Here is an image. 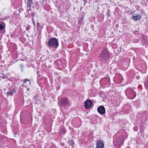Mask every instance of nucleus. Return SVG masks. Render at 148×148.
Masks as SVG:
<instances>
[{
  "mask_svg": "<svg viewBox=\"0 0 148 148\" xmlns=\"http://www.w3.org/2000/svg\"><path fill=\"white\" fill-rule=\"evenodd\" d=\"M47 44L49 47L57 48L59 45L58 39L56 38H49L47 42Z\"/></svg>",
  "mask_w": 148,
  "mask_h": 148,
  "instance_id": "1",
  "label": "nucleus"
},
{
  "mask_svg": "<svg viewBox=\"0 0 148 148\" xmlns=\"http://www.w3.org/2000/svg\"><path fill=\"white\" fill-rule=\"evenodd\" d=\"M109 57V53L108 50L106 49H105L101 52L100 58L101 61L105 62Z\"/></svg>",
  "mask_w": 148,
  "mask_h": 148,
  "instance_id": "2",
  "label": "nucleus"
},
{
  "mask_svg": "<svg viewBox=\"0 0 148 148\" xmlns=\"http://www.w3.org/2000/svg\"><path fill=\"white\" fill-rule=\"evenodd\" d=\"M71 105V103L67 98H62L60 100V105L62 107L65 108H69Z\"/></svg>",
  "mask_w": 148,
  "mask_h": 148,
  "instance_id": "3",
  "label": "nucleus"
},
{
  "mask_svg": "<svg viewBox=\"0 0 148 148\" xmlns=\"http://www.w3.org/2000/svg\"><path fill=\"white\" fill-rule=\"evenodd\" d=\"M97 111L101 114H103L105 113L106 112L105 108L102 106H101L98 107Z\"/></svg>",
  "mask_w": 148,
  "mask_h": 148,
  "instance_id": "4",
  "label": "nucleus"
},
{
  "mask_svg": "<svg viewBox=\"0 0 148 148\" xmlns=\"http://www.w3.org/2000/svg\"><path fill=\"white\" fill-rule=\"evenodd\" d=\"M92 105V102L90 100H88L85 102V107L86 109L90 108Z\"/></svg>",
  "mask_w": 148,
  "mask_h": 148,
  "instance_id": "5",
  "label": "nucleus"
},
{
  "mask_svg": "<svg viewBox=\"0 0 148 148\" xmlns=\"http://www.w3.org/2000/svg\"><path fill=\"white\" fill-rule=\"evenodd\" d=\"M96 148H104V144L100 140H99L96 143Z\"/></svg>",
  "mask_w": 148,
  "mask_h": 148,
  "instance_id": "6",
  "label": "nucleus"
},
{
  "mask_svg": "<svg viewBox=\"0 0 148 148\" xmlns=\"http://www.w3.org/2000/svg\"><path fill=\"white\" fill-rule=\"evenodd\" d=\"M141 17V16L140 15H136L133 16V19L135 21H136L137 20L140 19Z\"/></svg>",
  "mask_w": 148,
  "mask_h": 148,
  "instance_id": "7",
  "label": "nucleus"
},
{
  "mask_svg": "<svg viewBox=\"0 0 148 148\" xmlns=\"http://www.w3.org/2000/svg\"><path fill=\"white\" fill-rule=\"evenodd\" d=\"M117 143L119 145H122L123 144V140L119 138L117 140Z\"/></svg>",
  "mask_w": 148,
  "mask_h": 148,
  "instance_id": "8",
  "label": "nucleus"
},
{
  "mask_svg": "<svg viewBox=\"0 0 148 148\" xmlns=\"http://www.w3.org/2000/svg\"><path fill=\"white\" fill-rule=\"evenodd\" d=\"M15 89H14L12 90L11 92H7V94L8 96V95H10V96H12L13 94L15 93Z\"/></svg>",
  "mask_w": 148,
  "mask_h": 148,
  "instance_id": "9",
  "label": "nucleus"
},
{
  "mask_svg": "<svg viewBox=\"0 0 148 148\" xmlns=\"http://www.w3.org/2000/svg\"><path fill=\"white\" fill-rule=\"evenodd\" d=\"M5 24L3 23L0 24V30H2L5 27Z\"/></svg>",
  "mask_w": 148,
  "mask_h": 148,
  "instance_id": "10",
  "label": "nucleus"
},
{
  "mask_svg": "<svg viewBox=\"0 0 148 148\" xmlns=\"http://www.w3.org/2000/svg\"><path fill=\"white\" fill-rule=\"evenodd\" d=\"M27 7H29L30 8H31V5L33 4V3L32 1H27Z\"/></svg>",
  "mask_w": 148,
  "mask_h": 148,
  "instance_id": "11",
  "label": "nucleus"
},
{
  "mask_svg": "<svg viewBox=\"0 0 148 148\" xmlns=\"http://www.w3.org/2000/svg\"><path fill=\"white\" fill-rule=\"evenodd\" d=\"M69 144L71 145H74V141L72 140H71L69 141Z\"/></svg>",
  "mask_w": 148,
  "mask_h": 148,
  "instance_id": "12",
  "label": "nucleus"
},
{
  "mask_svg": "<svg viewBox=\"0 0 148 148\" xmlns=\"http://www.w3.org/2000/svg\"><path fill=\"white\" fill-rule=\"evenodd\" d=\"M3 76H2V78L3 79H4L5 78H6L7 77V76L5 75H4V74H3Z\"/></svg>",
  "mask_w": 148,
  "mask_h": 148,
  "instance_id": "13",
  "label": "nucleus"
},
{
  "mask_svg": "<svg viewBox=\"0 0 148 148\" xmlns=\"http://www.w3.org/2000/svg\"><path fill=\"white\" fill-rule=\"evenodd\" d=\"M145 86L147 87H148V80L146 81V82H145Z\"/></svg>",
  "mask_w": 148,
  "mask_h": 148,
  "instance_id": "14",
  "label": "nucleus"
},
{
  "mask_svg": "<svg viewBox=\"0 0 148 148\" xmlns=\"http://www.w3.org/2000/svg\"><path fill=\"white\" fill-rule=\"evenodd\" d=\"M32 22H33V23L34 24V26H36V24H35V21H34V19L33 18H32Z\"/></svg>",
  "mask_w": 148,
  "mask_h": 148,
  "instance_id": "15",
  "label": "nucleus"
},
{
  "mask_svg": "<svg viewBox=\"0 0 148 148\" xmlns=\"http://www.w3.org/2000/svg\"><path fill=\"white\" fill-rule=\"evenodd\" d=\"M40 26V24L39 23H37V26L38 28H39V27Z\"/></svg>",
  "mask_w": 148,
  "mask_h": 148,
  "instance_id": "16",
  "label": "nucleus"
},
{
  "mask_svg": "<svg viewBox=\"0 0 148 148\" xmlns=\"http://www.w3.org/2000/svg\"><path fill=\"white\" fill-rule=\"evenodd\" d=\"M20 66L21 68H23V65L21 64L20 65Z\"/></svg>",
  "mask_w": 148,
  "mask_h": 148,
  "instance_id": "17",
  "label": "nucleus"
},
{
  "mask_svg": "<svg viewBox=\"0 0 148 148\" xmlns=\"http://www.w3.org/2000/svg\"><path fill=\"white\" fill-rule=\"evenodd\" d=\"M28 81V80L27 79H25V81L23 82V84H24L25 83H26V81Z\"/></svg>",
  "mask_w": 148,
  "mask_h": 148,
  "instance_id": "18",
  "label": "nucleus"
},
{
  "mask_svg": "<svg viewBox=\"0 0 148 148\" xmlns=\"http://www.w3.org/2000/svg\"><path fill=\"white\" fill-rule=\"evenodd\" d=\"M84 2V5H85V3L87 2V0H83Z\"/></svg>",
  "mask_w": 148,
  "mask_h": 148,
  "instance_id": "19",
  "label": "nucleus"
},
{
  "mask_svg": "<svg viewBox=\"0 0 148 148\" xmlns=\"http://www.w3.org/2000/svg\"><path fill=\"white\" fill-rule=\"evenodd\" d=\"M30 29V28L29 27H27L26 28V30L28 31Z\"/></svg>",
  "mask_w": 148,
  "mask_h": 148,
  "instance_id": "20",
  "label": "nucleus"
},
{
  "mask_svg": "<svg viewBox=\"0 0 148 148\" xmlns=\"http://www.w3.org/2000/svg\"><path fill=\"white\" fill-rule=\"evenodd\" d=\"M32 0H27V1H32Z\"/></svg>",
  "mask_w": 148,
  "mask_h": 148,
  "instance_id": "21",
  "label": "nucleus"
},
{
  "mask_svg": "<svg viewBox=\"0 0 148 148\" xmlns=\"http://www.w3.org/2000/svg\"><path fill=\"white\" fill-rule=\"evenodd\" d=\"M21 86H22L23 87V86L24 85H22Z\"/></svg>",
  "mask_w": 148,
  "mask_h": 148,
  "instance_id": "22",
  "label": "nucleus"
},
{
  "mask_svg": "<svg viewBox=\"0 0 148 148\" xmlns=\"http://www.w3.org/2000/svg\"><path fill=\"white\" fill-rule=\"evenodd\" d=\"M27 90H29V88H27Z\"/></svg>",
  "mask_w": 148,
  "mask_h": 148,
  "instance_id": "23",
  "label": "nucleus"
},
{
  "mask_svg": "<svg viewBox=\"0 0 148 148\" xmlns=\"http://www.w3.org/2000/svg\"><path fill=\"white\" fill-rule=\"evenodd\" d=\"M50 148H53V147H51Z\"/></svg>",
  "mask_w": 148,
  "mask_h": 148,
  "instance_id": "24",
  "label": "nucleus"
},
{
  "mask_svg": "<svg viewBox=\"0 0 148 148\" xmlns=\"http://www.w3.org/2000/svg\"><path fill=\"white\" fill-rule=\"evenodd\" d=\"M21 71H23L22 69H21Z\"/></svg>",
  "mask_w": 148,
  "mask_h": 148,
  "instance_id": "25",
  "label": "nucleus"
},
{
  "mask_svg": "<svg viewBox=\"0 0 148 148\" xmlns=\"http://www.w3.org/2000/svg\"><path fill=\"white\" fill-rule=\"evenodd\" d=\"M45 0H42L43 1H44Z\"/></svg>",
  "mask_w": 148,
  "mask_h": 148,
  "instance_id": "26",
  "label": "nucleus"
},
{
  "mask_svg": "<svg viewBox=\"0 0 148 148\" xmlns=\"http://www.w3.org/2000/svg\"><path fill=\"white\" fill-rule=\"evenodd\" d=\"M38 72H37V73H38Z\"/></svg>",
  "mask_w": 148,
  "mask_h": 148,
  "instance_id": "27",
  "label": "nucleus"
}]
</instances>
